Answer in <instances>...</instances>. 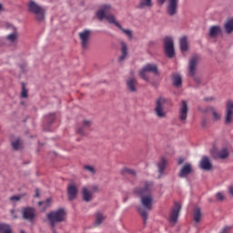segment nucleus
<instances>
[{
    "label": "nucleus",
    "instance_id": "a211bd4d",
    "mask_svg": "<svg viewBox=\"0 0 233 233\" xmlns=\"http://www.w3.org/2000/svg\"><path fill=\"white\" fill-rule=\"evenodd\" d=\"M199 167L202 170L210 171L212 168V164L210 163L208 157H202L200 162H199Z\"/></svg>",
    "mask_w": 233,
    "mask_h": 233
},
{
    "label": "nucleus",
    "instance_id": "ddd939ff",
    "mask_svg": "<svg viewBox=\"0 0 233 233\" xmlns=\"http://www.w3.org/2000/svg\"><path fill=\"white\" fill-rule=\"evenodd\" d=\"M93 126V122L87 119H85L82 123V127H79L76 130V134L80 136H86L88 131Z\"/></svg>",
    "mask_w": 233,
    "mask_h": 233
},
{
    "label": "nucleus",
    "instance_id": "e433bc0d",
    "mask_svg": "<svg viewBox=\"0 0 233 233\" xmlns=\"http://www.w3.org/2000/svg\"><path fill=\"white\" fill-rule=\"evenodd\" d=\"M16 37H17L16 31H15L13 34H9V35L6 36V39H7L9 42L14 43V42L16 40Z\"/></svg>",
    "mask_w": 233,
    "mask_h": 233
},
{
    "label": "nucleus",
    "instance_id": "4be33fe9",
    "mask_svg": "<svg viewBox=\"0 0 233 233\" xmlns=\"http://www.w3.org/2000/svg\"><path fill=\"white\" fill-rule=\"evenodd\" d=\"M179 46L181 52H187L188 50V42L187 36H182L179 40Z\"/></svg>",
    "mask_w": 233,
    "mask_h": 233
},
{
    "label": "nucleus",
    "instance_id": "5fc2aeb1",
    "mask_svg": "<svg viewBox=\"0 0 233 233\" xmlns=\"http://www.w3.org/2000/svg\"><path fill=\"white\" fill-rule=\"evenodd\" d=\"M21 233H25V231H21Z\"/></svg>",
    "mask_w": 233,
    "mask_h": 233
},
{
    "label": "nucleus",
    "instance_id": "58836bf2",
    "mask_svg": "<svg viewBox=\"0 0 233 233\" xmlns=\"http://www.w3.org/2000/svg\"><path fill=\"white\" fill-rule=\"evenodd\" d=\"M54 121H56V114H50L47 116V122L49 123V125H51V123H53Z\"/></svg>",
    "mask_w": 233,
    "mask_h": 233
},
{
    "label": "nucleus",
    "instance_id": "b1692460",
    "mask_svg": "<svg viewBox=\"0 0 233 233\" xmlns=\"http://www.w3.org/2000/svg\"><path fill=\"white\" fill-rule=\"evenodd\" d=\"M167 159L165 157H162L159 163L157 164L158 173L160 174V176H163L167 167Z\"/></svg>",
    "mask_w": 233,
    "mask_h": 233
},
{
    "label": "nucleus",
    "instance_id": "20e7f679",
    "mask_svg": "<svg viewBox=\"0 0 233 233\" xmlns=\"http://www.w3.org/2000/svg\"><path fill=\"white\" fill-rule=\"evenodd\" d=\"M27 11L35 15L37 22L45 21L46 11L37 2L30 0L29 3H27Z\"/></svg>",
    "mask_w": 233,
    "mask_h": 233
},
{
    "label": "nucleus",
    "instance_id": "a19ab883",
    "mask_svg": "<svg viewBox=\"0 0 233 233\" xmlns=\"http://www.w3.org/2000/svg\"><path fill=\"white\" fill-rule=\"evenodd\" d=\"M216 198L218 200V201H223L225 199V196L223 193L221 192H218L217 193L216 195Z\"/></svg>",
    "mask_w": 233,
    "mask_h": 233
},
{
    "label": "nucleus",
    "instance_id": "bb28decb",
    "mask_svg": "<svg viewBox=\"0 0 233 233\" xmlns=\"http://www.w3.org/2000/svg\"><path fill=\"white\" fill-rule=\"evenodd\" d=\"M201 216L202 214L200 208H196L193 212V219L197 224L200 223Z\"/></svg>",
    "mask_w": 233,
    "mask_h": 233
},
{
    "label": "nucleus",
    "instance_id": "de8ad7c7",
    "mask_svg": "<svg viewBox=\"0 0 233 233\" xmlns=\"http://www.w3.org/2000/svg\"><path fill=\"white\" fill-rule=\"evenodd\" d=\"M160 5H163L166 3V0H157Z\"/></svg>",
    "mask_w": 233,
    "mask_h": 233
},
{
    "label": "nucleus",
    "instance_id": "39448f33",
    "mask_svg": "<svg viewBox=\"0 0 233 233\" xmlns=\"http://www.w3.org/2000/svg\"><path fill=\"white\" fill-rule=\"evenodd\" d=\"M199 61H200V56L198 55H194L190 58L189 65L187 66L189 76L193 77L194 81L197 84L201 83V79L196 76V73L198 72V64L199 63Z\"/></svg>",
    "mask_w": 233,
    "mask_h": 233
},
{
    "label": "nucleus",
    "instance_id": "603ef678",
    "mask_svg": "<svg viewBox=\"0 0 233 233\" xmlns=\"http://www.w3.org/2000/svg\"><path fill=\"white\" fill-rule=\"evenodd\" d=\"M53 229V232L54 233H57L56 230V228H52Z\"/></svg>",
    "mask_w": 233,
    "mask_h": 233
},
{
    "label": "nucleus",
    "instance_id": "cd10ccee",
    "mask_svg": "<svg viewBox=\"0 0 233 233\" xmlns=\"http://www.w3.org/2000/svg\"><path fill=\"white\" fill-rule=\"evenodd\" d=\"M151 6H153L152 0H140L137 7L139 9H143L145 7H151Z\"/></svg>",
    "mask_w": 233,
    "mask_h": 233
},
{
    "label": "nucleus",
    "instance_id": "72a5a7b5",
    "mask_svg": "<svg viewBox=\"0 0 233 233\" xmlns=\"http://www.w3.org/2000/svg\"><path fill=\"white\" fill-rule=\"evenodd\" d=\"M122 174L125 176V174H129V176H136V171L134 169L124 167L122 169Z\"/></svg>",
    "mask_w": 233,
    "mask_h": 233
},
{
    "label": "nucleus",
    "instance_id": "6ab92c4d",
    "mask_svg": "<svg viewBox=\"0 0 233 233\" xmlns=\"http://www.w3.org/2000/svg\"><path fill=\"white\" fill-rule=\"evenodd\" d=\"M222 33L221 27L218 25H213L209 29V36L211 38L218 37Z\"/></svg>",
    "mask_w": 233,
    "mask_h": 233
},
{
    "label": "nucleus",
    "instance_id": "c9c22d12",
    "mask_svg": "<svg viewBox=\"0 0 233 233\" xmlns=\"http://www.w3.org/2000/svg\"><path fill=\"white\" fill-rule=\"evenodd\" d=\"M84 168L86 171H87L89 174H92L93 176L96 173L94 166H84Z\"/></svg>",
    "mask_w": 233,
    "mask_h": 233
},
{
    "label": "nucleus",
    "instance_id": "9d476101",
    "mask_svg": "<svg viewBox=\"0 0 233 233\" xmlns=\"http://www.w3.org/2000/svg\"><path fill=\"white\" fill-rule=\"evenodd\" d=\"M90 34L91 32L89 31V29H84L82 32L78 33L80 44H82V48L84 50H86L88 48Z\"/></svg>",
    "mask_w": 233,
    "mask_h": 233
},
{
    "label": "nucleus",
    "instance_id": "79ce46f5",
    "mask_svg": "<svg viewBox=\"0 0 233 233\" xmlns=\"http://www.w3.org/2000/svg\"><path fill=\"white\" fill-rule=\"evenodd\" d=\"M9 200H11V201H19V200H21V197L14 196V197L10 198Z\"/></svg>",
    "mask_w": 233,
    "mask_h": 233
},
{
    "label": "nucleus",
    "instance_id": "8fccbe9b",
    "mask_svg": "<svg viewBox=\"0 0 233 233\" xmlns=\"http://www.w3.org/2000/svg\"><path fill=\"white\" fill-rule=\"evenodd\" d=\"M11 212L13 214L14 218H17V217H15V215H14V210H12Z\"/></svg>",
    "mask_w": 233,
    "mask_h": 233
},
{
    "label": "nucleus",
    "instance_id": "473e14b6",
    "mask_svg": "<svg viewBox=\"0 0 233 233\" xmlns=\"http://www.w3.org/2000/svg\"><path fill=\"white\" fill-rule=\"evenodd\" d=\"M0 233H12V228L9 225L0 224Z\"/></svg>",
    "mask_w": 233,
    "mask_h": 233
},
{
    "label": "nucleus",
    "instance_id": "f3484780",
    "mask_svg": "<svg viewBox=\"0 0 233 233\" xmlns=\"http://www.w3.org/2000/svg\"><path fill=\"white\" fill-rule=\"evenodd\" d=\"M191 172H192L191 164L186 163V164H184V166H182V167L178 173V177L181 178L187 177V176H189V174H191Z\"/></svg>",
    "mask_w": 233,
    "mask_h": 233
},
{
    "label": "nucleus",
    "instance_id": "5701e85b",
    "mask_svg": "<svg viewBox=\"0 0 233 233\" xmlns=\"http://www.w3.org/2000/svg\"><path fill=\"white\" fill-rule=\"evenodd\" d=\"M213 157L216 159H218V158L225 159V158L228 157V149H226V147H224L223 149L218 151L216 155H213Z\"/></svg>",
    "mask_w": 233,
    "mask_h": 233
},
{
    "label": "nucleus",
    "instance_id": "aec40b11",
    "mask_svg": "<svg viewBox=\"0 0 233 233\" xmlns=\"http://www.w3.org/2000/svg\"><path fill=\"white\" fill-rule=\"evenodd\" d=\"M82 195H83V200L85 202L88 203L93 200V193L90 192L86 187H83Z\"/></svg>",
    "mask_w": 233,
    "mask_h": 233
},
{
    "label": "nucleus",
    "instance_id": "7ed1b4c3",
    "mask_svg": "<svg viewBox=\"0 0 233 233\" xmlns=\"http://www.w3.org/2000/svg\"><path fill=\"white\" fill-rule=\"evenodd\" d=\"M49 225L52 228H56V224L66 220V212L64 208H59L56 211H52L46 215Z\"/></svg>",
    "mask_w": 233,
    "mask_h": 233
},
{
    "label": "nucleus",
    "instance_id": "1a4fd4ad",
    "mask_svg": "<svg viewBox=\"0 0 233 233\" xmlns=\"http://www.w3.org/2000/svg\"><path fill=\"white\" fill-rule=\"evenodd\" d=\"M188 114V105L186 100L181 101L180 107L178 109V120L181 123H186Z\"/></svg>",
    "mask_w": 233,
    "mask_h": 233
},
{
    "label": "nucleus",
    "instance_id": "4c0bfd02",
    "mask_svg": "<svg viewBox=\"0 0 233 233\" xmlns=\"http://www.w3.org/2000/svg\"><path fill=\"white\" fill-rule=\"evenodd\" d=\"M212 116H213V119L215 121H219L221 119V115L218 114L216 110H212Z\"/></svg>",
    "mask_w": 233,
    "mask_h": 233
},
{
    "label": "nucleus",
    "instance_id": "4468645a",
    "mask_svg": "<svg viewBox=\"0 0 233 233\" xmlns=\"http://www.w3.org/2000/svg\"><path fill=\"white\" fill-rule=\"evenodd\" d=\"M232 118H233V102L231 100H228L227 104V109H226L225 123L227 125H230V123L232 122Z\"/></svg>",
    "mask_w": 233,
    "mask_h": 233
},
{
    "label": "nucleus",
    "instance_id": "a878e982",
    "mask_svg": "<svg viewBox=\"0 0 233 233\" xmlns=\"http://www.w3.org/2000/svg\"><path fill=\"white\" fill-rule=\"evenodd\" d=\"M173 84L176 87L182 86V76L180 74H173Z\"/></svg>",
    "mask_w": 233,
    "mask_h": 233
},
{
    "label": "nucleus",
    "instance_id": "49530a36",
    "mask_svg": "<svg viewBox=\"0 0 233 233\" xmlns=\"http://www.w3.org/2000/svg\"><path fill=\"white\" fill-rule=\"evenodd\" d=\"M184 161H185L184 158H182V157L179 158L178 159V165H182L184 163Z\"/></svg>",
    "mask_w": 233,
    "mask_h": 233
},
{
    "label": "nucleus",
    "instance_id": "f704fd0d",
    "mask_svg": "<svg viewBox=\"0 0 233 233\" xmlns=\"http://www.w3.org/2000/svg\"><path fill=\"white\" fill-rule=\"evenodd\" d=\"M21 97L27 98L28 97V91L25 88V85L24 82H22V92H21Z\"/></svg>",
    "mask_w": 233,
    "mask_h": 233
},
{
    "label": "nucleus",
    "instance_id": "7c9ffc66",
    "mask_svg": "<svg viewBox=\"0 0 233 233\" xmlns=\"http://www.w3.org/2000/svg\"><path fill=\"white\" fill-rule=\"evenodd\" d=\"M12 147L15 150H21L23 148V141L21 138H17L16 140L12 142Z\"/></svg>",
    "mask_w": 233,
    "mask_h": 233
},
{
    "label": "nucleus",
    "instance_id": "ea45409f",
    "mask_svg": "<svg viewBox=\"0 0 233 233\" xmlns=\"http://www.w3.org/2000/svg\"><path fill=\"white\" fill-rule=\"evenodd\" d=\"M88 192H91V193H96L98 192V187L96 185H93L89 187V190Z\"/></svg>",
    "mask_w": 233,
    "mask_h": 233
},
{
    "label": "nucleus",
    "instance_id": "2eb2a0df",
    "mask_svg": "<svg viewBox=\"0 0 233 233\" xmlns=\"http://www.w3.org/2000/svg\"><path fill=\"white\" fill-rule=\"evenodd\" d=\"M78 189L76 184H69L67 187L68 200L73 201L76 199Z\"/></svg>",
    "mask_w": 233,
    "mask_h": 233
},
{
    "label": "nucleus",
    "instance_id": "dca6fc26",
    "mask_svg": "<svg viewBox=\"0 0 233 233\" xmlns=\"http://www.w3.org/2000/svg\"><path fill=\"white\" fill-rule=\"evenodd\" d=\"M35 210L33 208H25L23 209V218L25 220L32 222L35 218Z\"/></svg>",
    "mask_w": 233,
    "mask_h": 233
},
{
    "label": "nucleus",
    "instance_id": "423d86ee",
    "mask_svg": "<svg viewBox=\"0 0 233 233\" xmlns=\"http://www.w3.org/2000/svg\"><path fill=\"white\" fill-rule=\"evenodd\" d=\"M147 73L154 74L155 76H159L158 67L156 64H146L139 72V76L145 81H149V76Z\"/></svg>",
    "mask_w": 233,
    "mask_h": 233
},
{
    "label": "nucleus",
    "instance_id": "a18cd8bd",
    "mask_svg": "<svg viewBox=\"0 0 233 233\" xmlns=\"http://www.w3.org/2000/svg\"><path fill=\"white\" fill-rule=\"evenodd\" d=\"M35 198H39L40 197V190L39 188H36L35 189Z\"/></svg>",
    "mask_w": 233,
    "mask_h": 233
},
{
    "label": "nucleus",
    "instance_id": "2f4dec72",
    "mask_svg": "<svg viewBox=\"0 0 233 233\" xmlns=\"http://www.w3.org/2000/svg\"><path fill=\"white\" fill-rule=\"evenodd\" d=\"M51 205V198H46L45 201H39L38 206H43L42 210L46 211Z\"/></svg>",
    "mask_w": 233,
    "mask_h": 233
},
{
    "label": "nucleus",
    "instance_id": "3c124183",
    "mask_svg": "<svg viewBox=\"0 0 233 233\" xmlns=\"http://www.w3.org/2000/svg\"><path fill=\"white\" fill-rule=\"evenodd\" d=\"M3 10V5L0 4V11Z\"/></svg>",
    "mask_w": 233,
    "mask_h": 233
},
{
    "label": "nucleus",
    "instance_id": "f8f14e48",
    "mask_svg": "<svg viewBox=\"0 0 233 233\" xmlns=\"http://www.w3.org/2000/svg\"><path fill=\"white\" fill-rule=\"evenodd\" d=\"M179 0H167V14L174 16L177 13Z\"/></svg>",
    "mask_w": 233,
    "mask_h": 233
},
{
    "label": "nucleus",
    "instance_id": "c756f323",
    "mask_svg": "<svg viewBox=\"0 0 233 233\" xmlns=\"http://www.w3.org/2000/svg\"><path fill=\"white\" fill-rule=\"evenodd\" d=\"M121 56L119 57L118 61L121 62L123 61L125 58H127V44H125L124 42L121 43Z\"/></svg>",
    "mask_w": 233,
    "mask_h": 233
},
{
    "label": "nucleus",
    "instance_id": "864d4df0",
    "mask_svg": "<svg viewBox=\"0 0 233 233\" xmlns=\"http://www.w3.org/2000/svg\"><path fill=\"white\" fill-rule=\"evenodd\" d=\"M7 27H13L12 25H7Z\"/></svg>",
    "mask_w": 233,
    "mask_h": 233
},
{
    "label": "nucleus",
    "instance_id": "f257e3e1",
    "mask_svg": "<svg viewBox=\"0 0 233 233\" xmlns=\"http://www.w3.org/2000/svg\"><path fill=\"white\" fill-rule=\"evenodd\" d=\"M152 182H144V186L142 187L136 188V193L140 197V203L142 207H138L137 210L143 218L144 225L147 224L148 215L147 210H151L154 198L151 194Z\"/></svg>",
    "mask_w": 233,
    "mask_h": 233
},
{
    "label": "nucleus",
    "instance_id": "0eeeda50",
    "mask_svg": "<svg viewBox=\"0 0 233 233\" xmlns=\"http://www.w3.org/2000/svg\"><path fill=\"white\" fill-rule=\"evenodd\" d=\"M167 102V98H164V96H159L157 98L155 114L158 118H165L167 116V112L165 111Z\"/></svg>",
    "mask_w": 233,
    "mask_h": 233
},
{
    "label": "nucleus",
    "instance_id": "c85d7f7f",
    "mask_svg": "<svg viewBox=\"0 0 233 233\" xmlns=\"http://www.w3.org/2000/svg\"><path fill=\"white\" fill-rule=\"evenodd\" d=\"M225 29L228 35L233 32V18H230L226 22Z\"/></svg>",
    "mask_w": 233,
    "mask_h": 233
},
{
    "label": "nucleus",
    "instance_id": "09e8293b",
    "mask_svg": "<svg viewBox=\"0 0 233 233\" xmlns=\"http://www.w3.org/2000/svg\"><path fill=\"white\" fill-rule=\"evenodd\" d=\"M214 98L213 96H210L209 98H204V101H213Z\"/></svg>",
    "mask_w": 233,
    "mask_h": 233
},
{
    "label": "nucleus",
    "instance_id": "f03ea898",
    "mask_svg": "<svg viewBox=\"0 0 233 233\" xmlns=\"http://www.w3.org/2000/svg\"><path fill=\"white\" fill-rule=\"evenodd\" d=\"M112 11V6L110 5H104L100 9H98V12L96 13V18L98 20L103 21L106 19L109 24H113L116 25L129 39L133 38V34L130 29H123L121 25L116 20V17L114 15H108Z\"/></svg>",
    "mask_w": 233,
    "mask_h": 233
},
{
    "label": "nucleus",
    "instance_id": "37998d69",
    "mask_svg": "<svg viewBox=\"0 0 233 233\" xmlns=\"http://www.w3.org/2000/svg\"><path fill=\"white\" fill-rule=\"evenodd\" d=\"M229 232H230V228L229 227H225L220 231V233H229Z\"/></svg>",
    "mask_w": 233,
    "mask_h": 233
},
{
    "label": "nucleus",
    "instance_id": "9b49d317",
    "mask_svg": "<svg viewBox=\"0 0 233 233\" xmlns=\"http://www.w3.org/2000/svg\"><path fill=\"white\" fill-rule=\"evenodd\" d=\"M181 211V205L177 202L175 203L171 215H169V223L175 225L179 218V212Z\"/></svg>",
    "mask_w": 233,
    "mask_h": 233
},
{
    "label": "nucleus",
    "instance_id": "412c9836",
    "mask_svg": "<svg viewBox=\"0 0 233 233\" xmlns=\"http://www.w3.org/2000/svg\"><path fill=\"white\" fill-rule=\"evenodd\" d=\"M137 80L135 78L127 80V90H129L130 92L137 91Z\"/></svg>",
    "mask_w": 233,
    "mask_h": 233
},
{
    "label": "nucleus",
    "instance_id": "c03bdc74",
    "mask_svg": "<svg viewBox=\"0 0 233 233\" xmlns=\"http://www.w3.org/2000/svg\"><path fill=\"white\" fill-rule=\"evenodd\" d=\"M228 193H229V195H230L231 197H233V185H230V186L228 187Z\"/></svg>",
    "mask_w": 233,
    "mask_h": 233
},
{
    "label": "nucleus",
    "instance_id": "6e6552de",
    "mask_svg": "<svg viewBox=\"0 0 233 233\" xmlns=\"http://www.w3.org/2000/svg\"><path fill=\"white\" fill-rule=\"evenodd\" d=\"M164 48H165V54L169 58L174 57L175 56V49H174V42L171 37H165L164 41Z\"/></svg>",
    "mask_w": 233,
    "mask_h": 233
},
{
    "label": "nucleus",
    "instance_id": "393cba45",
    "mask_svg": "<svg viewBox=\"0 0 233 233\" xmlns=\"http://www.w3.org/2000/svg\"><path fill=\"white\" fill-rule=\"evenodd\" d=\"M95 218H96L95 219V224L96 226H99L106 219V217H105V215L102 212L98 211V212L96 213Z\"/></svg>",
    "mask_w": 233,
    "mask_h": 233
}]
</instances>
